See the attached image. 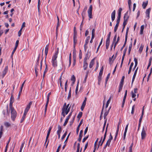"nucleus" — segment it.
Returning a JSON list of instances; mask_svg holds the SVG:
<instances>
[{"label": "nucleus", "mask_w": 152, "mask_h": 152, "mask_svg": "<svg viewBox=\"0 0 152 152\" xmlns=\"http://www.w3.org/2000/svg\"><path fill=\"white\" fill-rule=\"evenodd\" d=\"M69 104H68L66 105V103H64L63 107L62 109L61 115H63L64 118V117L66 115L68 114L69 112L70 109V106H69Z\"/></svg>", "instance_id": "nucleus-1"}, {"label": "nucleus", "mask_w": 152, "mask_h": 152, "mask_svg": "<svg viewBox=\"0 0 152 152\" xmlns=\"http://www.w3.org/2000/svg\"><path fill=\"white\" fill-rule=\"evenodd\" d=\"M58 50L55 52L52 58V63L53 66L54 67H56L57 66V58L58 57Z\"/></svg>", "instance_id": "nucleus-2"}, {"label": "nucleus", "mask_w": 152, "mask_h": 152, "mask_svg": "<svg viewBox=\"0 0 152 152\" xmlns=\"http://www.w3.org/2000/svg\"><path fill=\"white\" fill-rule=\"evenodd\" d=\"M10 110H11V118L12 120L14 121L17 116V112L13 107L10 108Z\"/></svg>", "instance_id": "nucleus-3"}, {"label": "nucleus", "mask_w": 152, "mask_h": 152, "mask_svg": "<svg viewBox=\"0 0 152 152\" xmlns=\"http://www.w3.org/2000/svg\"><path fill=\"white\" fill-rule=\"evenodd\" d=\"M113 137L111 134V133H110V136L109 137V139L107 140L106 144L104 146V147L103 148L104 149H105L106 148L107 146H108V147H110V142L111 141V140H113Z\"/></svg>", "instance_id": "nucleus-4"}, {"label": "nucleus", "mask_w": 152, "mask_h": 152, "mask_svg": "<svg viewBox=\"0 0 152 152\" xmlns=\"http://www.w3.org/2000/svg\"><path fill=\"white\" fill-rule=\"evenodd\" d=\"M51 94V92H49L48 95L47 97V101L46 102V103L45 105V113H44V114L45 115L46 114L47 110V108L48 106V103L49 101V99H50V95Z\"/></svg>", "instance_id": "nucleus-5"}, {"label": "nucleus", "mask_w": 152, "mask_h": 152, "mask_svg": "<svg viewBox=\"0 0 152 152\" xmlns=\"http://www.w3.org/2000/svg\"><path fill=\"white\" fill-rule=\"evenodd\" d=\"M92 6L91 5L90 6L88 10V16L89 17L90 19L92 18Z\"/></svg>", "instance_id": "nucleus-6"}, {"label": "nucleus", "mask_w": 152, "mask_h": 152, "mask_svg": "<svg viewBox=\"0 0 152 152\" xmlns=\"http://www.w3.org/2000/svg\"><path fill=\"white\" fill-rule=\"evenodd\" d=\"M32 102L31 101L28 104L24 110V114L26 115L27 114L28 111L29 110L31 107V106L32 105Z\"/></svg>", "instance_id": "nucleus-7"}, {"label": "nucleus", "mask_w": 152, "mask_h": 152, "mask_svg": "<svg viewBox=\"0 0 152 152\" xmlns=\"http://www.w3.org/2000/svg\"><path fill=\"white\" fill-rule=\"evenodd\" d=\"M73 46L74 48H75V45L77 42V35H76V33H75L74 34H73Z\"/></svg>", "instance_id": "nucleus-8"}, {"label": "nucleus", "mask_w": 152, "mask_h": 152, "mask_svg": "<svg viewBox=\"0 0 152 152\" xmlns=\"http://www.w3.org/2000/svg\"><path fill=\"white\" fill-rule=\"evenodd\" d=\"M124 21L123 23H125L127 24V23L128 21L129 18V16L128 15V12H126L124 15Z\"/></svg>", "instance_id": "nucleus-9"}, {"label": "nucleus", "mask_w": 152, "mask_h": 152, "mask_svg": "<svg viewBox=\"0 0 152 152\" xmlns=\"http://www.w3.org/2000/svg\"><path fill=\"white\" fill-rule=\"evenodd\" d=\"M14 101V98L13 94H12L11 95L10 100V103L9 104L10 108L12 107V104Z\"/></svg>", "instance_id": "nucleus-10"}, {"label": "nucleus", "mask_w": 152, "mask_h": 152, "mask_svg": "<svg viewBox=\"0 0 152 152\" xmlns=\"http://www.w3.org/2000/svg\"><path fill=\"white\" fill-rule=\"evenodd\" d=\"M87 98L86 97H85V98L84 100L83 101L82 105L81 107V110L82 111H83L86 104V102L87 101Z\"/></svg>", "instance_id": "nucleus-11"}, {"label": "nucleus", "mask_w": 152, "mask_h": 152, "mask_svg": "<svg viewBox=\"0 0 152 152\" xmlns=\"http://www.w3.org/2000/svg\"><path fill=\"white\" fill-rule=\"evenodd\" d=\"M141 135L142 139L143 140L145 139L146 136V134L144 127L142 129Z\"/></svg>", "instance_id": "nucleus-12"}, {"label": "nucleus", "mask_w": 152, "mask_h": 152, "mask_svg": "<svg viewBox=\"0 0 152 152\" xmlns=\"http://www.w3.org/2000/svg\"><path fill=\"white\" fill-rule=\"evenodd\" d=\"M83 119H82L81 120L79 125H78V126H77V129H76V134L77 135L78 134V132H79V128H80V126L81 125V124H82L83 123Z\"/></svg>", "instance_id": "nucleus-13"}, {"label": "nucleus", "mask_w": 152, "mask_h": 152, "mask_svg": "<svg viewBox=\"0 0 152 152\" xmlns=\"http://www.w3.org/2000/svg\"><path fill=\"white\" fill-rule=\"evenodd\" d=\"M52 129V127H50L49 128V130L48 131V133H47V136H46V141H45V144H46L48 140V139L49 137V135H50V132H51V129Z\"/></svg>", "instance_id": "nucleus-14"}, {"label": "nucleus", "mask_w": 152, "mask_h": 152, "mask_svg": "<svg viewBox=\"0 0 152 152\" xmlns=\"http://www.w3.org/2000/svg\"><path fill=\"white\" fill-rule=\"evenodd\" d=\"M115 13L116 12L115 10H114L111 13V20L112 22L113 21L115 18Z\"/></svg>", "instance_id": "nucleus-15"}, {"label": "nucleus", "mask_w": 152, "mask_h": 152, "mask_svg": "<svg viewBox=\"0 0 152 152\" xmlns=\"http://www.w3.org/2000/svg\"><path fill=\"white\" fill-rule=\"evenodd\" d=\"M90 54L89 55V51L88 50L86 55H85V57L83 59V61H87V59H89L90 57Z\"/></svg>", "instance_id": "nucleus-16"}, {"label": "nucleus", "mask_w": 152, "mask_h": 152, "mask_svg": "<svg viewBox=\"0 0 152 152\" xmlns=\"http://www.w3.org/2000/svg\"><path fill=\"white\" fill-rule=\"evenodd\" d=\"M151 10V8H150L147 9L146 11V17L148 18V19L150 17V13Z\"/></svg>", "instance_id": "nucleus-17"}, {"label": "nucleus", "mask_w": 152, "mask_h": 152, "mask_svg": "<svg viewBox=\"0 0 152 152\" xmlns=\"http://www.w3.org/2000/svg\"><path fill=\"white\" fill-rule=\"evenodd\" d=\"M48 48L49 45H47L45 46V60H46L47 56L48 53Z\"/></svg>", "instance_id": "nucleus-18"}, {"label": "nucleus", "mask_w": 152, "mask_h": 152, "mask_svg": "<svg viewBox=\"0 0 152 152\" xmlns=\"http://www.w3.org/2000/svg\"><path fill=\"white\" fill-rule=\"evenodd\" d=\"M88 64L87 62V61H83V67L84 70H86L88 66Z\"/></svg>", "instance_id": "nucleus-19"}, {"label": "nucleus", "mask_w": 152, "mask_h": 152, "mask_svg": "<svg viewBox=\"0 0 152 152\" xmlns=\"http://www.w3.org/2000/svg\"><path fill=\"white\" fill-rule=\"evenodd\" d=\"M8 70V67L7 66H6L4 69V70L2 72V75L3 77L5 75H6Z\"/></svg>", "instance_id": "nucleus-20"}, {"label": "nucleus", "mask_w": 152, "mask_h": 152, "mask_svg": "<svg viewBox=\"0 0 152 152\" xmlns=\"http://www.w3.org/2000/svg\"><path fill=\"white\" fill-rule=\"evenodd\" d=\"M148 1H146L145 2H143L142 4V7L143 9H145L146 7L148 4Z\"/></svg>", "instance_id": "nucleus-21"}, {"label": "nucleus", "mask_w": 152, "mask_h": 152, "mask_svg": "<svg viewBox=\"0 0 152 152\" xmlns=\"http://www.w3.org/2000/svg\"><path fill=\"white\" fill-rule=\"evenodd\" d=\"M134 61L135 62V65L134 66V68L133 69V71L135 69L136 67H137V64H138L137 60V59L136 58H134Z\"/></svg>", "instance_id": "nucleus-22"}, {"label": "nucleus", "mask_w": 152, "mask_h": 152, "mask_svg": "<svg viewBox=\"0 0 152 152\" xmlns=\"http://www.w3.org/2000/svg\"><path fill=\"white\" fill-rule=\"evenodd\" d=\"M144 46L142 44H141L139 48L138 51L140 53H141L142 51Z\"/></svg>", "instance_id": "nucleus-23"}, {"label": "nucleus", "mask_w": 152, "mask_h": 152, "mask_svg": "<svg viewBox=\"0 0 152 152\" xmlns=\"http://www.w3.org/2000/svg\"><path fill=\"white\" fill-rule=\"evenodd\" d=\"M45 66H46L45 68V71H44L43 74V79H44V77H45V74L48 70L47 65L46 63H45Z\"/></svg>", "instance_id": "nucleus-24"}, {"label": "nucleus", "mask_w": 152, "mask_h": 152, "mask_svg": "<svg viewBox=\"0 0 152 152\" xmlns=\"http://www.w3.org/2000/svg\"><path fill=\"white\" fill-rule=\"evenodd\" d=\"M94 64V59H93L91 61L89 65V67L90 68H91Z\"/></svg>", "instance_id": "nucleus-25"}, {"label": "nucleus", "mask_w": 152, "mask_h": 152, "mask_svg": "<svg viewBox=\"0 0 152 152\" xmlns=\"http://www.w3.org/2000/svg\"><path fill=\"white\" fill-rule=\"evenodd\" d=\"M132 42L131 41L130 42V44H129V51L128 54L129 55L130 53V51L132 49Z\"/></svg>", "instance_id": "nucleus-26"}, {"label": "nucleus", "mask_w": 152, "mask_h": 152, "mask_svg": "<svg viewBox=\"0 0 152 152\" xmlns=\"http://www.w3.org/2000/svg\"><path fill=\"white\" fill-rule=\"evenodd\" d=\"M144 26V25H142L140 27V34H143Z\"/></svg>", "instance_id": "nucleus-27"}, {"label": "nucleus", "mask_w": 152, "mask_h": 152, "mask_svg": "<svg viewBox=\"0 0 152 152\" xmlns=\"http://www.w3.org/2000/svg\"><path fill=\"white\" fill-rule=\"evenodd\" d=\"M110 43V40H106V49H107L109 48V46Z\"/></svg>", "instance_id": "nucleus-28"}, {"label": "nucleus", "mask_w": 152, "mask_h": 152, "mask_svg": "<svg viewBox=\"0 0 152 152\" xmlns=\"http://www.w3.org/2000/svg\"><path fill=\"white\" fill-rule=\"evenodd\" d=\"M127 48H125L124 50L123 54V56H122V58L123 59H124V57L126 55V51L127 50Z\"/></svg>", "instance_id": "nucleus-29"}, {"label": "nucleus", "mask_w": 152, "mask_h": 152, "mask_svg": "<svg viewBox=\"0 0 152 152\" xmlns=\"http://www.w3.org/2000/svg\"><path fill=\"white\" fill-rule=\"evenodd\" d=\"M26 115L23 113V116L20 120V123H22L23 122L24 120H25L26 116Z\"/></svg>", "instance_id": "nucleus-30"}, {"label": "nucleus", "mask_w": 152, "mask_h": 152, "mask_svg": "<svg viewBox=\"0 0 152 152\" xmlns=\"http://www.w3.org/2000/svg\"><path fill=\"white\" fill-rule=\"evenodd\" d=\"M70 118L67 117V118L63 124V126H65L66 124H67V123L68 121H69V119Z\"/></svg>", "instance_id": "nucleus-31"}, {"label": "nucleus", "mask_w": 152, "mask_h": 152, "mask_svg": "<svg viewBox=\"0 0 152 152\" xmlns=\"http://www.w3.org/2000/svg\"><path fill=\"white\" fill-rule=\"evenodd\" d=\"M71 88L70 87V89L69 90V91L68 93V96L67 97V99H69L71 97Z\"/></svg>", "instance_id": "nucleus-32"}, {"label": "nucleus", "mask_w": 152, "mask_h": 152, "mask_svg": "<svg viewBox=\"0 0 152 152\" xmlns=\"http://www.w3.org/2000/svg\"><path fill=\"white\" fill-rule=\"evenodd\" d=\"M82 114H83V113L82 112H80L79 113L77 116V118H78L79 119H80V118L82 117Z\"/></svg>", "instance_id": "nucleus-33"}, {"label": "nucleus", "mask_w": 152, "mask_h": 152, "mask_svg": "<svg viewBox=\"0 0 152 152\" xmlns=\"http://www.w3.org/2000/svg\"><path fill=\"white\" fill-rule=\"evenodd\" d=\"M123 85L120 84L118 88V92H120L121 91L123 87Z\"/></svg>", "instance_id": "nucleus-34"}, {"label": "nucleus", "mask_w": 152, "mask_h": 152, "mask_svg": "<svg viewBox=\"0 0 152 152\" xmlns=\"http://www.w3.org/2000/svg\"><path fill=\"white\" fill-rule=\"evenodd\" d=\"M127 90H126L125 91V94L124 96L123 99V101H125L126 97L127 95Z\"/></svg>", "instance_id": "nucleus-35"}, {"label": "nucleus", "mask_w": 152, "mask_h": 152, "mask_svg": "<svg viewBox=\"0 0 152 152\" xmlns=\"http://www.w3.org/2000/svg\"><path fill=\"white\" fill-rule=\"evenodd\" d=\"M69 67L71 65V53L69 54Z\"/></svg>", "instance_id": "nucleus-36"}, {"label": "nucleus", "mask_w": 152, "mask_h": 152, "mask_svg": "<svg viewBox=\"0 0 152 152\" xmlns=\"http://www.w3.org/2000/svg\"><path fill=\"white\" fill-rule=\"evenodd\" d=\"M108 124H107V127H106L105 132L104 133V137L106 138V135H107V129L108 128Z\"/></svg>", "instance_id": "nucleus-37"}, {"label": "nucleus", "mask_w": 152, "mask_h": 152, "mask_svg": "<svg viewBox=\"0 0 152 152\" xmlns=\"http://www.w3.org/2000/svg\"><path fill=\"white\" fill-rule=\"evenodd\" d=\"M124 78H125V76H123L122 78V79L121 80L120 84L124 85Z\"/></svg>", "instance_id": "nucleus-38"}, {"label": "nucleus", "mask_w": 152, "mask_h": 152, "mask_svg": "<svg viewBox=\"0 0 152 152\" xmlns=\"http://www.w3.org/2000/svg\"><path fill=\"white\" fill-rule=\"evenodd\" d=\"M39 59H38L36 63L35 66V67H37V68H38V67L39 66Z\"/></svg>", "instance_id": "nucleus-39"}, {"label": "nucleus", "mask_w": 152, "mask_h": 152, "mask_svg": "<svg viewBox=\"0 0 152 152\" xmlns=\"http://www.w3.org/2000/svg\"><path fill=\"white\" fill-rule=\"evenodd\" d=\"M4 125L6 127H7L10 126H11L10 124L8 122H5L4 123Z\"/></svg>", "instance_id": "nucleus-40"}, {"label": "nucleus", "mask_w": 152, "mask_h": 152, "mask_svg": "<svg viewBox=\"0 0 152 152\" xmlns=\"http://www.w3.org/2000/svg\"><path fill=\"white\" fill-rule=\"evenodd\" d=\"M143 115H144V113H143V111L142 112V114L140 117V118L139 120V122H141V121H142V119L143 118Z\"/></svg>", "instance_id": "nucleus-41"}, {"label": "nucleus", "mask_w": 152, "mask_h": 152, "mask_svg": "<svg viewBox=\"0 0 152 152\" xmlns=\"http://www.w3.org/2000/svg\"><path fill=\"white\" fill-rule=\"evenodd\" d=\"M76 79L74 75H73L71 78V80H72L73 83H74Z\"/></svg>", "instance_id": "nucleus-42"}, {"label": "nucleus", "mask_w": 152, "mask_h": 152, "mask_svg": "<svg viewBox=\"0 0 152 152\" xmlns=\"http://www.w3.org/2000/svg\"><path fill=\"white\" fill-rule=\"evenodd\" d=\"M82 17L83 20H84L85 18V16L86 15V12L83 11L82 13Z\"/></svg>", "instance_id": "nucleus-43"}, {"label": "nucleus", "mask_w": 152, "mask_h": 152, "mask_svg": "<svg viewBox=\"0 0 152 152\" xmlns=\"http://www.w3.org/2000/svg\"><path fill=\"white\" fill-rule=\"evenodd\" d=\"M90 38V37L88 36V37L86 40H85V44H87Z\"/></svg>", "instance_id": "nucleus-44"}, {"label": "nucleus", "mask_w": 152, "mask_h": 152, "mask_svg": "<svg viewBox=\"0 0 152 152\" xmlns=\"http://www.w3.org/2000/svg\"><path fill=\"white\" fill-rule=\"evenodd\" d=\"M67 134V132H65L62 136L61 138V140H63Z\"/></svg>", "instance_id": "nucleus-45"}, {"label": "nucleus", "mask_w": 152, "mask_h": 152, "mask_svg": "<svg viewBox=\"0 0 152 152\" xmlns=\"http://www.w3.org/2000/svg\"><path fill=\"white\" fill-rule=\"evenodd\" d=\"M134 108H135V105H133L132 107V111L131 112V113L132 114H133L134 112Z\"/></svg>", "instance_id": "nucleus-46"}, {"label": "nucleus", "mask_w": 152, "mask_h": 152, "mask_svg": "<svg viewBox=\"0 0 152 152\" xmlns=\"http://www.w3.org/2000/svg\"><path fill=\"white\" fill-rule=\"evenodd\" d=\"M70 134L71 133H69V134H68V136H67V137H66V138L65 140V141H64V143H65V144H66V142L68 141V138H69V136L70 135Z\"/></svg>", "instance_id": "nucleus-47"}, {"label": "nucleus", "mask_w": 152, "mask_h": 152, "mask_svg": "<svg viewBox=\"0 0 152 152\" xmlns=\"http://www.w3.org/2000/svg\"><path fill=\"white\" fill-rule=\"evenodd\" d=\"M61 79H62V77H61V76L59 78L60 84V85L61 88H62V89H63V86H62V82L61 81Z\"/></svg>", "instance_id": "nucleus-48"}, {"label": "nucleus", "mask_w": 152, "mask_h": 152, "mask_svg": "<svg viewBox=\"0 0 152 152\" xmlns=\"http://www.w3.org/2000/svg\"><path fill=\"white\" fill-rule=\"evenodd\" d=\"M118 26H119V25L116 24L115 26L114 27V31L115 32L118 29Z\"/></svg>", "instance_id": "nucleus-49"}, {"label": "nucleus", "mask_w": 152, "mask_h": 152, "mask_svg": "<svg viewBox=\"0 0 152 152\" xmlns=\"http://www.w3.org/2000/svg\"><path fill=\"white\" fill-rule=\"evenodd\" d=\"M121 122L120 121H119L118 124L117 126V130L116 131L118 132L119 129V126L120 124H121Z\"/></svg>", "instance_id": "nucleus-50"}, {"label": "nucleus", "mask_w": 152, "mask_h": 152, "mask_svg": "<svg viewBox=\"0 0 152 152\" xmlns=\"http://www.w3.org/2000/svg\"><path fill=\"white\" fill-rule=\"evenodd\" d=\"M136 75H133L132 79V85L133 84V83L134 81V79H135V77H136Z\"/></svg>", "instance_id": "nucleus-51"}, {"label": "nucleus", "mask_w": 152, "mask_h": 152, "mask_svg": "<svg viewBox=\"0 0 152 152\" xmlns=\"http://www.w3.org/2000/svg\"><path fill=\"white\" fill-rule=\"evenodd\" d=\"M132 97V98H134L136 96L135 94L134 93L133 91H131Z\"/></svg>", "instance_id": "nucleus-52"}, {"label": "nucleus", "mask_w": 152, "mask_h": 152, "mask_svg": "<svg viewBox=\"0 0 152 152\" xmlns=\"http://www.w3.org/2000/svg\"><path fill=\"white\" fill-rule=\"evenodd\" d=\"M38 70V68H37V67H35V74H36V76H37V75H38V72L37 71Z\"/></svg>", "instance_id": "nucleus-53"}, {"label": "nucleus", "mask_w": 152, "mask_h": 152, "mask_svg": "<svg viewBox=\"0 0 152 152\" xmlns=\"http://www.w3.org/2000/svg\"><path fill=\"white\" fill-rule=\"evenodd\" d=\"M84 20H82V22L81 23V24L80 25V30H81L82 29V28L83 26V21Z\"/></svg>", "instance_id": "nucleus-54"}, {"label": "nucleus", "mask_w": 152, "mask_h": 152, "mask_svg": "<svg viewBox=\"0 0 152 152\" xmlns=\"http://www.w3.org/2000/svg\"><path fill=\"white\" fill-rule=\"evenodd\" d=\"M111 36V32H110L107 35V37L106 40H110V38Z\"/></svg>", "instance_id": "nucleus-55"}, {"label": "nucleus", "mask_w": 152, "mask_h": 152, "mask_svg": "<svg viewBox=\"0 0 152 152\" xmlns=\"http://www.w3.org/2000/svg\"><path fill=\"white\" fill-rule=\"evenodd\" d=\"M88 135L87 136L84 137L83 139L82 142H84L88 138Z\"/></svg>", "instance_id": "nucleus-56"}, {"label": "nucleus", "mask_w": 152, "mask_h": 152, "mask_svg": "<svg viewBox=\"0 0 152 152\" xmlns=\"http://www.w3.org/2000/svg\"><path fill=\"white\" fill-rule=\"evenodd\" d=\"M129 28L128 27H127L126 30V35L125 37H128V34L129 32Z\"/></svg>", "instance_id": "nucleus-57"}, {"label": "nucleus", "mask_w": 152, "mask_h": 152, "mask_svg": "<svg viewBox=\"0 0 152 152\" xmlns=\"http://www.w3.org/2000/svg\"><path fill=\"white\" fill-rule=\"evenodd\" d=\"M110 108L109 109V110L108 111L106 110L105 112L104 113V115H105V116H107L108 114L109 113V111L110 110Z\"/></svg>", "instance_id": "nucleus-58"}, {"label": "nucleus", "mask_w": 152, "mask_h": 152, "mask_svg": "<svg viewBox=\"0 0 152 152\" xmlns=\"http://www.w3.org/2000/svg\"><path fill=\"white\" fill-rule=\"evenodd\" d=\"M22 91V90L20 89V90L19 92L18 95V99H19L20 98V95L21 94Z\"/></svg>", "instance_id": "nucleus-59"}, {"label": "nucleus", "mask_w": 152, "mask_h": 152, "mask_svg": "<svg viewBox=\"0 0 152 152\" xmlns=\"http://www.w3.org/2000/svg\"><path fill=\"white\" fill-rule=\"evenodd\" d=\"M82 136H83V135H79V137L78 139V140L79 142H80L81 141V140L82 139Z\"/></svg>", "instance_id": "nucleus-60"}, {"label": "nucleus", "mask_w": 152, "mask_h": 152, "mask_svg": "<svg viewBox=\"0 0 152 152\" xmlns=\"http://www.w3.org/2000/svg\"><path fill=\"white\" fill-rule=\"evenodd\" d=\"M117 38V34L116 33L115 35L114 38L113 39V42L115 43V42Z\"/></svg>", "instance_id": "nucleus-61"}, {"label": "nucleus", "mask_w": 152, "mask_h": 152, "mask_svg": "<svg viewBox=\"0 0 152 152\" xmlns=\"http://www.w3.org/2000/svg\"><path fill=\"white\" fill-rule=\"evenodd\" d=\"M76 62V59L75 58H74L73 61L72 65V66L73 67H74V66H75V65Z\"/></svg>", "instance_id": "nucleus-62"}, {"label": "nucleus", "mask_w": 152, "mask_h": 152, "mask_svg": "<svg viewBox=\"0 0 152 152\" xmlns=\"http://www.w3.org/2000/svg\"><path fill=\"white\" fill-rule=\"evenodd\" d=\"M22 29H21L20 28V30L18 32V36L19 37H20L21 35V31Z\"/></svg>", "instance_id": "nucleus-63"}, {"label": "nucleus", "mask_w": 152, "mask_h": 152, "mask_svg": "<svg viewBox=\"0 0 152 152\" xmlns=\"http://www.w3.org/2000/svg\"><path fill=\"white\" fill-rule=\"evenodd\" d=\"M19 41L18 40H17L16 41L15 46V48H17L18 45V43H19Z\"/></svg>", "instance_id": "nucleus-64"}]
</instances>
